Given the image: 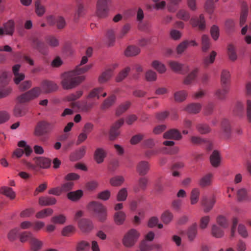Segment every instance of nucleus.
<instances>
[{
    "instance_id": "1",
    "label": "nucleus",
    "mask_w": 251,
    "mask_h": 251,
    "mask_svg": "<svg viewBox=\"0 0 251 251\" xmlns=\"http://www.w3.org/2000/svg\"><path fill=\"white\" fill-rule=\"evenodd\" d=\"M91 65L83 67L76 66L71 71L64 73L62 75L61 85L64 89H71L75 87L85 79V76L79 75L88 71L91 68Z\"/></svg>"
},
{
    "instance_id": "2",
    "label": "nucleus",
    "mask_w": 251,
    "mask_h": 251,
    "mask_svg": "<svg viewBox=\"0 0 251 251\" xmlns=\"http://www.w3.org/2000/svg\"><path fill=\"white\" fill-rule=\"evenodd\" d=\"M54 127L53 124L46 121L39 122L35 128L34 134L36 136L41 137L48 135L51 132Z\"/></svg>"
},
{
    "instance_id": "3",
    "label": "nucleus",
    "mask_w": 251,
    "mask_h": 251,
    "mask_svg": "<svg viewBox=\"0 0 251 251\" xmlns=\"http://www.w3.org/2000/svg\"><path fill=\"white\" fill-rule=\"evenodd\" d=\"M88 208L96 214L97 218L100 221L103 222L105 220L107 216V210L102 204L98 201H93L89 204Z\"/></svg>"
},
{
    "instance_id": "4",
    "label": "nucleus",
    "mask_w": 251,
    "mask_h": 251,
    "mask_svg": "<svg viewBox=\"0 0 251 251\" xmlns=\"http://www.w3.org/2000/svg\"><path fill=\"white\" fill-rule=\"evenodd\" d=\"M140 236V233L135 229L129 230L124 235L122 243L126 248H131L137 242Z\"/></svg>"
},
{
    "instance_id": "5",
    "label": "nucleus",
    "mask_w": 251,
    "mask_h": 251,
    "mask_svg": "<svg viewBox=\"0 0 251 251\" xmlns=\"http://www.w3.org/2000/svg\"><path fill=\"white\" fill-rule=\"evenodd\" d=\"M40 93L41 89L40 88H33L18 97L17 100L21 103L27 102L38 97Z\"/></svg>"
},
{
    "instance_id": "6",
    "label": "nucleus",
    "mask_w": 251,
    "mask_h": 251,
    "mask_svg": "<svg viewBox=\"0 0 251 251\" xmlns=\"http://www.w3.org/2000/svg\"><path fill=\"white\" fill-rule=\"evenodd\" d=\"M109 0H98L97 4V15L100 18L106 17L108 13V2Z\"/></svg>"
},
{
    "instance_id": "7",
    "label": "nucleus",
    "mask_w": 251,
    "mask_h": 251,
    "mask_svg": "<svg viewBox=\"0 0 251 251\" xmlns=\"http://www.w3.org/2000/svg\"><path fill=\"white\" fill-rule=\"evenodd\" d=\"M216 202V199L213 195L204 196L201 200V204L203 207L205 213L209 212L213 207Z\"/></svg>"
},
{
    "instance_id": "8",
    "label": "nucleus",
    "mask_w": 251,
    "mask_h": 251,
    "mask_svg": "<svg viewBox=\"0 0 251 251\" xmlns=\"http://www.w3.org/2000/svg\"><path fill=\"white\" fill-rule=\"evenodd\" d=\"M6 77L7 75L5 73H3L0 76V99L7 97L12 91L10 87H4V86L7 84Z\"/></svg>"
},
{
    "instance_id": "9",
    "label": "nucleus",
    "mask_w": 251,
    "mask_h": 251,
    "mask_svg": "<svg viewBox=\"0 0 251 251\" xmlns=\"http://www.w3.org/2000/svg\"><path fill=\"white\" fill-rule=\"evenodd\" d=\"M124 123V119H120L111 126L109 130V138L111 140H114L120 135L119 129Z\"/></svg>"
},
{
    "instance_id": "10",
    "label": "nucleus",
    "mask_w": 251,
    "mask_h": 251,
    "mask_svg": "<svg viewBox=\"0 0 251 251\" xmlns=\"http://www.w3.org/2000/svg\"><path fill=\"white\" fill-rule=\"evenodd\" d=\"M47 21L50 25H56L57 28L59 29L64 28L66 25L65 20L62 16H49L47 17Z\"/></svg>"
},
{
    "instance_id": "11",
    "label": "nucleus",
    "mask_w": 251,
    "mask_h": 251,
    "mask_svg": "<svg viewBox=\"0 0 251 251\" xmlns=\"http://www.w3.org/2000/svg\"><path fill=\"white\" fill-rule=\"evenodd\" d=\"M20 68V64H16L12 67V73L14 75L13 80L16 85H19L25 78L24 74L19 72Z\"/></svg>"
},
{
    "instance_id": "12",
    "label": "nucleus",
    "mask_w": 251,
    "mask_h": 251,
    "mask_svg": "<svg viewBox=\"0 0 251 251\" xmlns=\"http://www.w3.org/2000/svg\"><path fill=\"white\" fill-rule=\"evenodd\" d=\"M14 30V22L12 20H9L3 24V27L0 28V36L4 35H11Z\"/></svg>"
},
{
    "instance_id": "13",
    "label": "nucleus",
    "mask_w": 251,
    "mask_h": 251,
    "mask_svg": "<svg viewBox=\"0 0 251 251\" xmlns=\"http://www.w3.org/2000/svg\"><path fill=\"white\" fill-rule=\"evenodd\" d=\"M151 165L149 162L143 160L140 161L136 167V171L140 176L147 175L150 170Z\"/></svg>"
},
{
    "instance_id": "14",
    "label": "nucleus",
    "mask_w": 251,
    "mask_h": 251,
    "mask_svg": "<svg viewBox=\"0 0 251 251\" xmlns=\"http://www.w3.org/2000/svg\"><path fill=\"white\" fill-rule=\"evenodd\" d=\"M163 138L168 139L180 140L182 138V136L178 129L172 128L164 133Z\"/></svg>"
},
{
    "instance_id": "15",
    "label": "nucleus",
    "mask_w": 251,
    "mask_h": 251,
    "mask_svg": "<svg viewBox=\"0 0 251 251\" xmlns=\"http://www.w3.org/2000/svg\"><path fill=\"white\" fill-rule=\"evenodd\" d=\"M229 91V86H221V88L217 89L215 92V96L220 100H225Z\"/></svg>"
},
{
    "instance_id": "16",
    "label": "nucleus",
    "mask_w": 251,
    "mask_h": 251,
    "mask_svg": "<svg viewBox=\"0 0 251 251\" xmlns=\"http://www.w3.org/2000/svg\"><path fill=\"white\" fill-rule=\"evenodd\" d=\"M249 13V7L247 2L242 1L241 6V13L240 16V25L242 26L246 23Z\"/></svg>"
},
{
    "instance_id": "17",
    "label": "nucleus",
    "mask_w": 251,
    "mask_h": 251,
    "mask_svg": "<svg viewBox=\"0 0 251 251\" xmlns=\"http://www.w3.org/2000/svg\"><path fill=\"white\" fill-rule=\"evenodd\" d=\"M32 46L33 48L38 50L43 54H46L47 52V47L45 43L37 38L35 37L32 39Z\"/></svg>"
},
{
    "instance_id": "18",
    "label": "nucleus",
    "mask_w": 251,
    "mask_h": 251,
    "mask_svg": "<svg viewBox=\"0 0 251 251\" xmlns=\"http://www.w3.org/2000/svg\"><path fill=\"white\" fill-rule=\"evenodd\" d=\"M190 142L194 145H201L202 144H205L207 146L206 149L207 150L210 151L212 149V145L208 141L205 139L201 138L198 136H192L190 137Z\"/></svg>"
},
{
    "instance_id": "19",
    "label": "nucleus",
    "mask_w": 251,
    "mask_h": 251,
    "mask_svg": "<svg viewBox=\"0 0 251 251\" xmlns=\"http://www.w3.org/2000/svg\"><path fill=\"white\" fill-rule=\"evenodd\" d=\"M190 22L193 27H198L200 30H203L205 27V20L203 14H201L199 18H192Z\"/></svg>"
},
{
    "instance_id": "20",
    "label": "nucleus",
    "mask_w": 251,
    "mask_h": 251,
    "mask_svg": "<svg viewBox=\"0 0 251 251\" xmlns=\"http://www.w3.org/2000/svg\"><path fill=\"white\" fill-rule=\"evenodd\" d=\"M41 88L46 93H49L57 89V85L52 81L44 80L42 82Z\"/></svg>"
},
{
    "instance_id": "21",
    "label": "nucleus",
    "mask_w": 251,
    "mask_h": 251,
    "mask_svg": "<svg viewBox=\"0 0 251 251\" xmlns=\"http://www.w3.org/2000/svg\"><path fill=\"white\" fill-rule=\"evenodd\" d=\"M78 226L82 231L87 232L91 231L93 227L92 222L86 219H82L78 222Z\"/></svg>"
},
{
    "instance_id": "22",
    "label": "nucleus",
    "mask_w": 251,
    "mask_h": 251,
    "mask_svg": "<svg viewBox=\"0 0 251 251\" xmlns=\"http://www.w3.org/2000/svg\"><path fill=\"white\" fill-rule=\"evenodd\" d=\"M34 160L37 166L44 169L49 168L51 164V160L44 157H36Z\"/></svg>"
},
{
    "instance_id": "23",
    "label": "nucleus",
    "mask_w": 251,
    "mask_h": 251,
    "mask_svg": "<svg viewBox=\"0 0 251 251\" xmlns=\"http://www.w3.org/2000/svg\"><path fill=\"white\" fill-rule=\"evenodd\" d=\"M198 234V226L194 223L190 226L187 231V235L189 241H193Z\"/></svg>"
},
{
    "instance_id": "24",
    "label": "nucleus",
    "mask_w": 251,
    "mask_h": 251,
    "mask_svg": "<svg viewBox=\"0 0 251 251\" xmlns=\"http://www.w3.org/2000/svg\"><path fill=\"white\" fill-rule=\"evenodd\" d=\"M222 128L226 138H229L231 134V127L229 121L224 119L222 122Z\"/></svg>"
},
{
    "instance_id": "25",
    "label": "nucleus",
    "mask_w": 251,
    "mask_h": 251,
    "mask_svg": "<svg viewBox=\"0 0 251 251\" xmlns=\"http://www.w3.org/2000/svg\"><path fill=\"white\" fill-rule=\"evenodd\" d=\"M212 177L213 175L211 173L205 175L200 179L199 185L201 187L210 186L212 183Z\"/></svg>"
},
{
    "instance_id": "26",
    "label": "nucleus",
    "mask_w": 251,
    "mask_h": 251,
    "mask_svg": "<svg viewBox=\"0 0 251 251\" xmlns=\"http://www.w3.org/2000/svg\"><path fill=\"white\" fill-rule=\"evenodd\" d=\"M116 99L117 97L115 95H111L103 101L101 106V109L104 110L109 108L114 104Z\"/></svg>"
},
{
    "instance_id": "27",
    "label": "nucleus",
    "mask_w": 251,
    "mask_h": 251,
    "mask_svg": "<svg viewBox=\"0 0 251 251\" xmlns=\"http://www.w3.org/2000/svg\"><path fill=\"white\" fill-rule=\"evenodd\" d=\"M86 153V147L82 146L75 152L72 154L71 155V160L72 161H76L81 159L85 154Z\"/></svg>"
},
{
    "instance_id": "28",
    "label": "nucleus",
    "mask_w": 251,
    "mask_h": 251,
    "mask_svg": "<svg viewBox=\"0 0 251 251\" xmlns=\"http://www.w3.org/2000/svg\"><path fill=\"white\" fill-rule=\"evenodd\" d=\"M106 156V152L102 148H97L94 153V159L96 161L100 164L103 161Z\"/></svg>"
},
{
    "instance_id": "29",
    "label": "nucleus",
    "mask_w": 251,
    "mask_h": 251,
    "mask_svg": "<svg viewBox=\"0 0 251 251\" xmlns=\"http://www.w3.org/2000/svg\"><path fill=\"white\" fill-rule=\"evenodd\" d=\"M56 200L51 197H42L39 199V203L42 206L51 205L55 204Z\"/></svg>"
},
{
    "instance_id": "30",
    "label": "nucleus",
    "mask_w": 251,
    "mask_h": 251,
    "mask_svg": "<svg viewBox=\"0 0 251 251\" xmlns=\"http://www.w3.org/2000/svg\"><path fill=\"white\" fill-rule=\"evenodd\" d=\"M126 215L122 211H117L114 215V221L117 225H123L126 220Z\"/></svg>"
},
{
    "instance_id": "31",
    "label": "nucleus",
    "mask_w": 251,
    "mask_h": 251,
    "mask_svg": "<svg viewBox=\"0 0 251 251\" xmlns=\"http://www.w3.org/2000/svg\"><path fill=\"white\" fill-rule=\"evenodd\" d=\"M169 65L173 71L180 74L184 73L183 70L184 66L182 64L176 61H170L169 62Z\"/></svg>"
},
{
    "instance_id": "32",
    "label": "nucleus",
    "mask_w": 251,
    "mask_h": 251,
    "mask_svg": "<svg viewBox=\"0 0 251 251\" xmlns=\"http://www.w3.org/2000/svg\"><path fill=\"white\" fill-rule=\"evenodd\" d=\"M140 52V50L139 48L134 46H129L126 50L125 54L126 56H133L138 54Z\"/></svg>"
},
{
    "instance_id": "33",
    "label": "nucleus",
    "mask_w": 251,
    "mask_h": 251,
    "mask_svg": "<svg viewBox=\"0 0 251 251\" xmlns=\"http://www.w3.org/2000/svg\"><path fill=\"white\" fill-rule=\"evenodd\" d=\"M230 75L229 71L226 70H223L221 75V86H229L228 84L230 80Z\"/></svg>"
},
{
    "instance_id": "34",
    "label": "nucleus",
    "mask_w": 251,
    "mask_h": 251,
    "mask_svg": "<svg viewBox=\"0 0 251 251\" xmlns=\"http://www.w3.org/2000/svg\"><path fill=\"white\" fill-rule=\"evenodd\" d=\"M197 131L201 134H208L211 132V129L206 124L200 123L196 125Z\"/></svg>"
},
{
    "instance_id": "35",
    "label": "nucleus",
    "mask_w": 251,
    "mask_h": 251,
    "mask_svg": "<svg viewBox=\"0 0 251 251\" xmlns=\"http://www.w3.org/2000/svg\"><path fill=\"white\" fill-rule=\"evenodd\" d=\"M83 191L81 190H78L75 191L71 192L67 194L68 198L72 201H77L79 200L83 196Z\"/></svg>"
},
{
    "instance_id": "36",
    "label": "nucleus",
    "mask_w": 251,
    "mask_h": 251,
    "mask_svg": "<svg viewBox=\"0 0 251 251\" xmlns=\"http://www.w3.org/2000/svg\"><path fill=\"white\" fill-rule=\"evenodd\" d=\"M201 108V105L199 103H192L186 107V110L190 113L197 114Z\"/></svg>"
},
{
    "instance_id": "37",
    "label": "nucleus",
    "mask_w": 251,
    "mask_h": 251,
    "mask_svg": "<svg viewBox=\"0 0 251 251\" xmlns=\"http://www.w3.org/2000/svg\"><path fill=\"white\" fill-rule=\"evenodd\" d=\"M210 162L212 165L215 167L219 166L220 163V156L217 151H214L210 157Z\"/></svg>"
},
{
    "instance_id": "38",
    "label": "nucleus",
    "mask_w": 251,
    "mask_h": 251,
    "mask_svg": "<svg viewBox=\"0 0 251 251\" xmlns=\"http://www.w3.org/2000/svg\"><path fill=\"white\" fill-rule=\"evenodd\" d=\"M47 44L52 48H55L59 46L58 39L53 35L47 36L45 38Z\"/></svg>"
},
{
    "instance_id": "39",
    "label": "nucleus",
    "mask_w": 251,
    "mask_h": 251,
    "mask_svg": "<svg viewBox=\"0 0 251 251\" xmlns=\"http://www.w3.org/2000/svg\"><path fill=\"white\" fill-rule=\"evenodd\" d=\"M187 95V92L184 90L176 92L174 94L175 100L176 102H182L185 100Z\"/></svg>"
},
{
    "instance_id": "40",
    "label": "nucleus",
    "mask_w": 251,
    "mask_h": 251,
    "mask_svg": "<svg viewBox=\"0 0 251 251\" xmlns=\"http://www.w3.org/2000/svg\"><path fill=\"white\" fill-rule=\"evenodd\" d=\"M115 31L113 29H108L107 31L106 37L108 44L109 46L113 45L115 41Z\"/></svg>"
},
{
    "instance_id": "41",
    "label": "nucleus",
    "mask_w": 251,
    "mask_h": 251,
    "mask_svg": "<svg viewBox=\"0 0 251 251\" xmlns=\"http://www.w3.org/2000/svg\"><path fill=\"white\" fill-rule=\"evenodd\" d=\"M0 191L1 194L12 200L15 197V193L11 188L4 186L1 188Z\"/></svg>"
},
{
    "instance_id": "42",
    "label": "nucleus",
    "mask_w": 251,
    "mask_h": 251,
    "mask_svg": "<svg viewBox=\"0 0 251 251\" xmlns=\"http://www.w3.org/2000/svg\"><path fill=\"white\" fill-rule=\"evenodd\" d=\"M211 233L214 237L218 238H222L224 235V231L215 225L212 226Z\"/></svg>"
},
{
    "instance_id": "43",
    "label": "nucleus",
    "mask_w": 251,
    "mask_h": 251,
    "mask_svg": "<svg viewBox=\"0 0 251 251\" xmlns=\"http://www.w3.org/2000/svg\"><path fill=\"white\" fill-rule=\"evenodd\" d=\"M18 146L20 148H24V151L26 156H28L30 155L33 151L32 148L28 145H27L25 141L22 140L18 142Z\"/></svg>"
},
{
    "instance_id": "44",
    "label": "nucleus",
    "mask_w": 251,
    "mask_h": 251,
    "mask_svg": "<svg viewBox=\"0 0 251 251\" xmlns=\"http://www.w3.org/2000/svg\"><path fill=\"white\" fill-rule=\"evenodd\" d=\"M200 191L199 189L195 188L193 189L191 193L190 201L191 204H195L198 201Z\"/></svg>"
},
{
    "instance_id": "45",
    "label": "nucleus",
    "mask_w": 251,
    "mask_h": 251,
    "mask_svg": "<svg viewBox=\"0 0 251 251\" xmlns=\"http://www.w3.org/2000/svg\"><path fill=\"white\" fill-rule=\"evenodd\" d=\"M244 106L241 102H238L233 110V113L238 117H243L244 116Z\"/></svg>"
},
{
    "instance_id": "46",
    "label": "nucleus",
    "mask_w": 251,
    "mask_h": 251,
    "mask_svg": "<svg viewBox=\"0 0 251 251\" xmlns=\"http://www.w3.org/2000/svg\"><path fill=\"white\" fill-rule=\"evenodd\" d=\"M125 178L122 176H115L110 179V183L113 186H119L124 182Z\"/></svg>"
},
{
    "instance_id": "47",
    "label": "nucleus",
    "mask_w": 251,
    "mask_h": 251,
    "mask_svg": "<svg viewBox=\"0 0 251 251\" xmlns=\"http://www.w3.org/2000/svg\"><path fill=\"white\" fill-rule=\"evenodd\" d=\"M112 71L111 69H108L102 73L100 76L99 81L100 83L106 82L112 76Z\"/></svg>"
},
{
    "instance_id": "48",
    "label": "nucleus",
    "mask_w": 251,
    "mask_h": 251,
    "mask_svg": "<svg viewBox=\"0 0 251 251\" xmlns=\"http://www.w3.org/2000/svg\"><path fill=\"white\" fill-rule=\"evenodd\" d=\"M173 214L169 210L165 211L161 215V220L165 224H169L173 218Z\"/></svg>"
},
{
    "instance_id": "49",
    "label": "nucleus",
    "mask_w": 251,
    "mask_h": 251,
    "mask_svg": "<svg viewBox=\"0 0 251 251\" xmlns=\"http://www.w3.org/2000/svg\"><path fill=\"white\" fill-rule=\"evenodd\" d=\"M198 72V69L193 70L184 80L183 83L186 85L190 84L195 79Z\"/></svg>"
},
{
    "instance_id": "50",
    "label": "nucleus",
    "mask_w": 251,
    "mask_h": 251,
    "mask_svg": "<svg viewBox=\"0 0 251 251\" xmlns=\"http://www.w3.org/2000/svg\"><path fill=\"white\" fill-rule=\"evenodd\" d=\"M75 228L72 225L65 226L62 230V235L64 236H70L75 233Z\"/></svg>"
},
{
    "instance_id": "51",
    "label": "nucleus",
    "mask_w": 251,
    "mask_h": 251,
    "mask_svg": "<svg viewBox=\"0 0 251 251\" xmlns=\"http://www.w3.org/2000/svg\"><path fill=\"white\" fill-rule=\"evenodd\" d=\"M30 244L31 245L32 250L34 251H38L41 249L42 246V242L38 240L34 237L31 238Z\"/></svg>"
},
{
    "instance_id": "52",
    "label": "nucleus",
    "mask_w": 251,
    "mask_h": 251,
    "mask_svg": "<svg viewBox=\"0 0 251 251\" xmlns=\"http://www.w3.org/2000/svg\"><path fill=\"white\" fill-rule=\"evenodd\" d=\"M35 11L39 16H42L45 12V8L41 3L40 0H37L35 3Z\"/></svg>"
},
{
    "instance_id": "53",
    "label": "nucleus",
    "mask_w": 251,
    "mask_h": 251,
    "mask_svg": "<svg viewBox=\"0 0 251 251\" xmlns=\"http://www.w3.org/2000/svg\"><path fill=\"white\" fill-rule=\"evenodd\" d=\"M202 50L207 51L210 48V39L208 36L203 35L201 37Z\"/></svg>"
},
{
    "instance_id": "54",
    "label": "nucleus",
    "mask_w": 251,
    "mask_h": 251,
    "mask_svg": "<svg viewBox=\"0 0 251 251\" xmlns=\"http://www.w3.org/2000/svg\"><path fill=\"white\" fill-rule=\"evenodd\" d=\"M216 55V52L212 51L209 56L205 57L203 60V63L205 67H207L209 65L214 62Z\"/></svg>"
},
{
    "instance_id": "55",
    "label": "nucleus",
    "mask_w": 251,
    "mask_h": 251,
    "mask_svg": "<svg viewBox=\"0 0 251 251\" xmlns=\"http://www.w3.org/2000/svg\"><path fill=\"white\" fill-rule=\"evenodd\" d=\"M130 102L126 101L125 103L120 105L117 109L116 111V115L119 116L124 113L130 106Z\"/></svg>"
},
{
    "instance_id": "56",
    "label": "nucleus",
    "mask_w": 251,
    "mask_h": 251,
    "mask_svg": "<svg viewBox=\"0 0 251 251\" xmlns=\"http://www.w3.org/2000/svg\"><path fill=\"white\" fill-rule=\"evenodd\" d=\"M53 210L51 208H46L38 212L36 215L37 218L42 219L51 215Z\"/></svg>"
},
{
    "instance_id": "57",
    "label": "nucleus",
    "mask_w": 251,
    "mask_h": 251,
    "mask_svg": "<svg viewBox=\"0 0 251 251\" xmlns=\"http://www.w3.org/2000/svg\"><path fill=\"white\" fill-rule=\"evenodd\" d=\"M103 88L102 87H98L93 89L89 94L88 98L93 99L97 98V99L100 98V94L102 92Z\"/></svg>"
},
{
    "instance_id": "58",
    "label": "nucleus",
    "mask_w": 251,
    "mask_h": 251,
    "mask_svg": "<svg viewBox=\"0 0 251 251\" xmlns=\"http://www.w3.org/2000/svg\"><path fill=\"white\" fill-rule=\"evenodd\" d=\"M152 67L159 73L165 72L166 69L165 65L158 61H154L152 63Z\"/></svg>"
},
{
    "instance_id": "59",
    "label": "nucleus",
    "mask_w": 251,
    "mask_h": 251,
    "mask_svg": "<svg viewBox=\"0 0 251 251\" xmlns=\"http://www.w3.org/2000/svg\"><path fill=\"white\" fill-rule=\"evenodd\" d=\"M14 115L16 117H22L24 116L26 111L25 108L20 105H16L14 109Z\"/></svg>"
},
{
    "instance_id": "60",
    "label": "nucleus",
    "mask_w": 251,
    "mask_h": 251,
    "mask_svg": "<svg viewBox=\"0 0 251 251\" xmlns=\"http://www.w3.org/2000/svg\"><path fill=\"white\" fill-rule=\"evenodd\" d=\"M237 199L239 201H243L247 200L248 198V192L245 188H240L237 192Z\"/></svg>"
},
{
    "instance_id": "61",
    "label": "nucleus",
    "mask_w": 251,
    "mask_h": 251,
    "mask_svg": "<svg viewBox=\"0 0 251 251\" xmlns=\"http://www.w3.org/2000/svg\"><path fill=\"white\" fill-rule=\"evenodd\" d=\"M127 197V191L126 188L121 189L117 195V200L119 201H124Z\"/></svg>"
},
{
    "instance_id": "62",
    "label": "nucleus",
    "mask_w": 251,
    "mask_h": 251,
    "mask_svg": "<svg viewBox=\"0 0 251 251\" xmlns=\"http://www.w3.org/2000/svg\"><path fill=\"white\" fill-rule=\"evenodd\" d=\"M204 8L208 13H212L215 8V1L213 0H207L205 3Z\"/></svg>"
},
{
    "instance_id": "63",
    "label": "nucleus",
    "mask_w": 251,
    "mask_h": 251,
    "mask_svg": "<svg viewBox=\"0 0 251 251\" xmlns=\"http://www.w3.org/2000/svg\"><path fill=\"white\" fill-rule=\"evenodd\" d=\"M90 246L89 243L86 241H80L77 242L76 247V251H85Z\"/></svg>"
},
{
    "instance_id": "64",
    "label": "nucleus",
    "mask_w": 251,
    "mask_h": 251,
    "mask_svg": "<svg viewBox=\"0 0 251 251\" xmlns=\"http://www.w3.org/2000/svg\"><path fill=\"white\" fill-rule=\"evenodd\" d=\"M130 71V68L129 67H126L125 69L120 72L116 77V81L117 82H120L123 80L127 75Z\"/></svg>"
}]
</instances>
